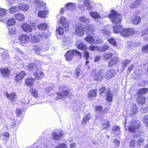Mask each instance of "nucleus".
Returning <instances> with one entry per match:
<instances>
[{
    "instance_id": "nucleus-1",
    "label": "nucleus",
    "mask_w": 148,
    "mask_h": 148,
    "mask_svg": "<svg viewBox=\"0 0 148 148\" xmlns=\"http://www.w3.org/2000/svg\"><path fill=\"white\" fill-rule=\"evenodd\" d=\"M129 123V124L128 127V130L132 133L135 132L136 130L139 129L141 126L140 121L136 119L132 120Z\"/></svg>"
},
{
    "instance_id": "nucleus-2",
    "label": "nucleus",
    "mask_w": 148,
    "mask_h": 148,
    "mask_svg": "<svg viewBox=\"0 0 148 148\" xmlns=\"http://www.w3.org/2000/svg\"><path fill=\"white\" fill-rule=\"evenodd\" d=\"M75 55L78 56L80 58L82 56L81 52L76 49L68 50L64 54V56L66 60L67 61H69L72 60L73 56Z\"/></svg>"
},
{
    "instance_id": "nucleus-3",
    "label": "nucleus",
    "mask_w": 148,
    "mask_h": 148,
    "mask_svg": "<svg viewBox=\"0 0 148 148\" xmlns=\"http://www.w3.org/2000/svg\"><path fill=\"white\" fill-rule=\"evenodd\" d=\"M120 15L121 14L117 13L116 11L113 10L111 11L108 16L112 23L115 24H119L121 21L120 17Z\"/></svg>"
},
{
    "instance_id": "nucleus-4",
    "label": "nucleus",
    "mask_w": 148,
    "mask_h": 148,
    "mask_svg": "<svg viewBox=\"0 0 148 148\" xmlns=\"http://www.w3.org/2000/svg\"><path fill=\"white\" fill-rule=\"evenodd\" d=\"M86 27L85 25L81 23L76 25L75 30V34L79 37L83 36L85 33Z\"/></svg>"
},
{
    "instance_id": "nucleus-5",
    "label": "nucleus",
    "mask_w": 148,
    "mask_h": 148,
    "mask_svg": "<svg viewBox=\"0 0 148 148\" xmlns=\"http://www.w3.org/2000/svg\"><path fill=\"white\" fill-rule=\"evenodd\" d=\"M135 33V31L134 29L130 27L123 28L120 32L121 35L125 37L131 36L134 34Z\"/></svg>"
},
{
    "instance_id": "nucleus-6",
    "label": "nucleus",
    "mask_w": 148,
    "mask_h": 148,
    "mask_svg": "<svg viewBox=\"0 0 148 148\" xmlns=\"http://www.w3.org/2000/svg\"><path fill=\"white\" fill-rule=\"evenodd\" d=\"M84 40L90 44L101 43L103 42V40L101 39H97L96 42L93 36L89 35H87L84 38Z\"/></svg>"
},
{
    "instance_id": "nucleus-7",
    "label": "nucleus",
    "mask_w": 148,
    "mask_h": 148,
    "mask_svg": "<svg viewBox=\"0 0 148 148\" xmlns=\"http://www.w3.org/2000/svg\"><path fill=\"white\" fill-rule=\"evenodd\" d=\"M70 93V89L63 90L61 92H57V96L56 99L57 100L61 99L64 97L69 96Z\"/></svg>"
},
{
    "instance_id": "nucleus-8",
    "label": "nucleus",
    "mask_w": 148,
    "mask_h": 148,
    "mask_svg": "<svg viewBox=\"0 0 148 148\" xmlns=\"http://www.w3.org/2000/svg\"><path fill=\"white\" fill-rule=\"evenodd\" d=\"M11 70L8 67H4L0 69V72L2 75L4 77L7 78L11 75Z\"/></svg>"
},
{
    "instance_id": "nucleus-9",
    "label": "nucleus",
    "mask_w": 148,
    "mask_h": 148,
    "mask_svg": "<svg viewBox=\"0 0 148 148\" xmlns=\"http://www.w3.org/2000/svg\"><path fill=\"white\" fill-rule=\"evenodd\" d=\"M26 73L24 71H21L19 73L16 74L14 77L16 82H18L22 80L26 76Z\"/></svg>"
},
{
    "instance_id": "nucleus-10",
    "label": "nucleus",
    "mask_w": 148,
    "mask_h": 148,
    "mask_svg": "<svg viewBox=\"0 0 148 148\" xmlns=\"http://www.w3.org/2000/svg\"><path fill=\"white\" fill-rule=\"evenodd\" d=\"M103 73L101 70L97 73H95L93 78V79L96 81L101 82L103 78Z\"/></svg>"
},
{
    "instance_id": "nucleus-11",
    "label": "nucleus",
    "mask_w": 148,
    "mask_h": 148,
    "mask_svg": "<svg viewBox=\"0 0 148 148\" xmlns=\"http://www.w3.org/2000/svg\"><path fill=\"white\" fill-rule=\"evenodd\" d=\"M35 79L32 77L26 78L24 80L25 84L27 86L32 87L34 86Z\"/></svg>"
},
{
    "instance_id": "nucleus-12",
    "label": "nucleus",
    "mask_w": 148,
    "mask_h": 148,
    "mask_svg": "<svg viewBox=\"0 0 148 148\" xmlns=\"http://www.w3.org/2000/svg\"><path fill=\"white\" fill-rule=\"evenodd\" d=\"M116 75L115 70L114 69L108 70L105 72L106 79H110L112 78Z\"/></svg>"
},
{
    "instance_id": "nucleus-13",
    "label": "nucleus",
    "mask_w": 148,
    "mask_h": 148,
    "mask_svg": "<svg viewBox=\"0 0 148 148\" xmlns=\"http://www.w3.org/2000/svg\"><path fill=\"white\" fill-rule=\"evenodd\" d=\"M97 89H92L89 90L87 94V97L89 99L96 98L97 96Z\"/></svg>"
},
{
    "instance_id": "nucleus-14",
    "label": "nucleus",
    "mask_w": 148,
    "mask_h": 148,
    "mask_svg": "<svg viewBox=\"0 0 148 148\" xmlns=\"http://www.w3.org/2000/svg\"><path fill=\"white\" fill-rule=\"evenodd\" d=\"M33 75L35 79L40 80L42 79L44 76V73L42 71H36L34 72Z\"/></svg>"
},
{
    "instance_id": "nucleus-15",
    "label": "nucleus",
    "mask_w": 148,
    "mask_h": 148,
    "mask_svg": "<svg viewBox=\"0 0 148 148\" xmlns=\"http://www.w3.org/2000/svg\"><path fill=\"white\" fill-rule=\"evenodd\" d=\"M75 45L77 49L79 50L85 51L88 49L87 46L82 41H77Z\"/></svg>"
},
{
    "instance_id": "nucleus-16",
    "label": "nucleus",
    "mask_w": 148,
    "mask_h": 148,
    "mask_svg": "<svg viewBox=\"0 0 148 148\" xmlns=\"http://www.w3.org/2000/svg\"><path fill=\"white\" fill-rule=\"evenodd\" d=\"M19 40L22 43H25L29 42L30 38L28 35L24 34L19 36Z\"/></svg>"
},
{
    "instance_id": "nucleus-17",
    "label": "nucleus",
    "mask_w": 148,
    "mask_h": 148,
    "mask_svg": "<svg viewBox=\"0 0 148 148\" xmlns=\"http://www.w3.org/2000/svg\"><path fill=\"white\" fill-rule=\"evenodd\" d=\"M5 95L8 99L12 102L14 101L16 97V93L14 92H11L10 94L7 92H6L5 93Z\"/></svg>"
},
{
    "instance_id": "nucleus-18",
    "label": "nucleus",
    "mask_w": 148,
    "mask_h": 148,
    "mask_svg": "<svg viewBox=\"0 0 148 148\" xmlns=\"http://www.w3.org/2000/svg\"><path fill=\"white\" fill-rule=\"evenodd\" d=\"M22 29L27 33H29L32 32V29L31 26L28 23H23L21 26Z\"/></svg>"
},
{
    "instance_id": "nucleus-19",
    "label": "nucleus",
    "mask_w": 148,
    "mask_h": 148,
    "mask_svg": "<svg viewBox=\"0 0 148 148\" xmlns=\"http://www.w3.org/2000/svg\"><path fill=\"white\" fill-rule=\"evenodd\" d=\"M141 18L137 15H135L134 17L131 18V22L134 25H137L141 22Z\"/></svg>"
},
{
    "instance_id": "nucleus-20",
    "label": "nucleus",
    "mask_w": 148,
    "mask_h": 148,
    "mask_svg": "<svg viewBox=\"0 0 148 148\" xmlns=\"http://www.w3.org/2000/svg\"><path fill=\"white\" fill-rule=\"evenodd\" d=\"M48 11L46 10H40L38 13V16L40 18H46L47 17Z\"/></svg>"
},
{
    "instance_id": "nucleus-21",
    "label": "nucleus",
    "mask_w": 148,
    "mask_h": 148,
    "mask_svg": "<svg viewBox=\"0 0 148 148\" xmlns=\"http://www.w3.org/2000/svg\"><path fill=\"white\" fill-rule=\"evenodd\" d=\"M136 101L138 104L143 105L145 103L146 98L144 96L140 95L136 99Z\"/></svg>"
},
{
    "instance_id": "nucleus-22",
    "label": "nucleus",
    "mask_w": 148,
    "mask_h": 148,
    "mask_svg": "<svg viewBox=\"0 0 148 148\" xmlns=\"http://www.w3.org/2000/svg\"><path fill=\"white\" fill-rule=\"evenodd\" d=\"M113 56V53L110 52H106L103 55V59L106 61L111 59Z\"/></svg>"
},
{
    "instance_id": "nucleus-23",
    "label": "nucleus",
    "mask_w": 148,
    "mask_h": 148,
    "mask_svg": "<svg viewBox=\"0 0 148 148\" xmlns=\"http://www.w3.org/2000/svg\"><path fill=\"white\" fill-rule=\"evenodd\" d=\"M63 133L62 132H60L58 134L55 132H53L52 133V138L55 140H57L59 139L63 136Z\"/></svg>"
},
{
    "instance_id": "nucleus-24",
    "label": "nucleus",
    "mask_w": 148,
    "mask_h": 148,
    "mask_svg": "<svg viewBox=\"0 0 148 148\" xmlns=\"http://www.w3.org/2000/svg\"><path fill=\"white\" fill-rule=\"evenodd\" d=\"M113 32L115 34L120 33L122 29H123V27L121 25H117L113 26Z\"/></svg>"
},
{
    "instance_id": "nucleus-25",
    "label": "nucleus",
    "mask_w": 148,
    "mask_h": 148,
    "mask_svg": "<svg viewBox=\"0 0 148 148\" xmlns=\"http://www.w3.org/2000/svg\"><path fill=\"white\" fill-rule=\"evenodd\" d=\"M65 7L67 10L69 11H73L76 8L75 5L71 3H69L66 4Z\"/></svg>"
},
{
    "instance_id": "nucleus-26",
    "label": "nucleus",
    "mask_w": 148,
    "mask_h": 148,
    "mask_svg": "<svg viewBox=\"0 0 148 148\" xmlns=\"http://www.w3.org/2000/svg\"><path fill=\"white\" fill-rule=\"evenodd\" d=\"M119 61V59L117 57H114V58L111 59L108 62V66H112L116 64Z\"/></svg>"
},
{
    "instance_id": "nucleus-27",
    "label": "nucleus",
    "mask_w": 148,
    "mask_h": 148,
    "mask_svg": "<svg viewBox=\"0 0 148 148\" xmlns=\"http://www.w3.org/2000/svg\"><path fill=\"white\" fill-rule=\"evenodd\" d=\"M16 21L14 18H9L6 21L7 25L9 26L14 25H15Z\"/></svg>"
},
{
    "instance_id": "nucleus-28",
    "label": "nucleus",
    "mask_w": 148,
    "mask_h": 148,
    "mask_svg": "<svg viewBox=\"0 0 148 148\" xmlns=\"http://www.w3.org/2000/svg\"><path fill=\"white\" fill-rule=\"evenodd\" d=\"M101 125L102 126V129L103 130L107 129L110 127V124L109 121L106 120H104L103 121V123L101 124Z\"/></svg>"
},
{
    "instance_id": "nucleus-29",
    "label": "nucleus",
    "mask_w": 148,
    "mask_h": 148,
    "mask_svg": "<svg viewBox=\"0 0 148 148\" xmlns=\"http://www.w3.org/2000/svg\"><path fill=\"white\" fill-rule=\"evenodd\" d=\"M131 115H133L135 114L138 112V108L135 104H133L131 107Z\"/></svg>"
},
{
    "instance_id": "nucleus-30",
    "label": "nucleus",
    "mask_w": 148,
    "mask_h": 148,
    "mask_svg": "<svg viewBox=\"0 0 148 148\" xmlns=\"http://www.w3.org/2000/svg\"><path fill=\"white\" fill-rule=\"evenodd\" d=\"M31 94L33 96L36 98H37L38 97V93L36 89L33 88H31L29 90Z\"/></svg>"
},
{
    "instance_id": "nucleus-31",
    "label": "nucleus",
    "mask_w": 148,
    "mask_h": 148,
    "mask_svg": "<svg viewBox=\"0 0 148 148\" xmlns=\"http://www.w3.org/2000/svg\"><path fill=\"white\" fill-rule=\"evenodd\" d=\"M112 98L113 94L110 91H108L106 98V100L109 102H112Z\"/></svg>"
},
{
    "instance_id": "nucleus-32",
    "label": "nucleus",
    "mask_w": 148,
    "mask_h": 148,
    "mask_svg": "<svg viewBox=\"0 0 148 148\" xmlns=\"http://www.w3.org/2000/svg\"><path fill=\"white\" fill-rule=\"evenodd\" d=\"M148 88H143L139 89L138 90V92L137 93V95H139L141 94H146L148 91Z\"/></svg>"
},
{
    "instance_id": "nucleus-33",
    "label": "nucleus",
    "mask_w": 148,
    "mask_h": 148,
    "mask_svg": "<svg viewBox=\"0 0 148 148\" xmlns=\"http://www.w3.org/2000/svg\"><path fill=\"white\" fill-rule=\"evenodd\" d=\"M91 119L90 117V113H88L83 118L82 121V123L83 124H85L87 121H88Z\"/></svg>"
},
{
    "instance_id": "nucleus-34",
    "label": "nucleus",
    "mask_w": 148,
    "mask_h": 148,
    "mask_svg": "<svg viewBox=\"0 0 148 148\" xmlns=\"http://www.w3.org/2000/svg\"><path fill=\"white\" fill-rule=\"evenodd\" d=\"M38 29L41 30L46 29L47 28V25L46 23H42L37 26Z\"/></svg>"
},
{
    "instance_id": "nucleus-35",
    "label": "nucleus",
    "mask_w": 148,
    "mask_h": 148,
    "mask_svg": "<svg viewBox=\"0 0 148 148\" xmlns=\"http://www.w3.org/2000/svg\"><path fill=\"white\" fill-rule=\"evenodd\" d=\"M37 66L36 64L30 63L28 64L27 68L29 70L33 71L35 70V67H36Z\"/></svg>"
},
{
    "instance_id": "nucleus-36",
    "label": "nucleus",
    "mask_w": 148,
    "mask_h": 148,
    "mask_svg": "<svg viewBox=\"0 0 148 148\" xmlns=\"http://www.w3.org/2000/svg\"><path fill=\"white\" fill-rule=\"evenodd\" d=\"M14 17L17 20L21 21L24 18V16L21 13H17L14 15Z\"/></svg>"
},
{
    "instance_id": "nucleus-37",
    "label": "nucleus",
    "mask_w": 148,
    "mask_h": 148,
    "mask_svg": "<svg viewBox=\"0 0 148 148\" xmlns=\"http://www.w3.org/2000/svg\"><path fill=\"white\" fill-rule=\"evenodd\" d=\"M90 14L91 16L94 18H98L100 17L99 14L96 12H91Z\"/></svg>"
},
{
    "instance_id": "nucleus-38",
    "label": "nucleus",
    "mask_w": 148,
    "mask_h": 148,
    "mask_svg": "<svg viewBox=\"0 0 148 148\" xmlns=\"http://www.w3.org/2000/svg\"><path fill=\"white\" fill-rule=\"evenodd\" d=\"M89 49L90 50L92 51H97L100 49V47L97 46L92 45L89 47Z\"/></svg>"
},
{
    "instance_id": "nucleus-39",
    "label": "nucleus",
    "mask_w": 148,
    "mask_h": 148,
    "mask_svg": "<svg viewBox=\"0 0 148 148\" xmlns=\"http://www.w3.org/2000/svg\"><path fill=\"white\" fill-rule=\"evenodd\" d=\"M142 51L144 53H148V44H146L143 46L141 49Z\"/></svg>"
},
{
    "instance_id": "nucleus-40",
    "label": "nucleus",
    "mask_w": 148,
    "mask_h": 148,
    "mask_svg": "<svg viewBox=\"0 0 148 148\" xmlns=\"http://www.w3.org/2000/svg\"><path fill=\"white\" fill-rule=\"evenodd\" d=\"M18 10V7L17 6H13L10 9V12L12 14H14L16 12H17Z\"/></svg>"
},
{
    "instance_id": "nucleus-41",
    "label": "nucleus",
    "mask_w": 148,
    "mask_h": 148,
    "mask_svg": "<svg viewBox=\"0 0 148 148\" xmlns=\"http://www.w3.org/2000/svg\"><path fill=\"white\" fill-rule=\"evenodd\" d=\"M108 41L111 45H114L115 46H116L117 45V43L115 39L112 38H109L108 40Z\"/></svg>"
},
{
    "instance_id": "nucleus-42",
    "label": "nucleus",
    "mask_w": 148,
    "mask_h": 148,
    "mask_svg": "<svg viewBox=\"0 0 148 148\" xmlns=\"http://www.w3.org/2000/svg\"><path fill=\"white\" fill-rule=\"evenodd\" d=\"M87 29V32L88 34H90L92 35L95 34L94 32H95V30L93 27H89Z\"/></svg>"
},
{
    "instance_id": "nucleus-43",
    "label": "nucleus",
    "mask_w": 148,
    "mask_h": 148,
    "mask_svg": "<svg viewBox=\"0 0 148 148\" xmlns=\"http://www.w3.org/2000/svg\"><path fill=\"white\" fill-rule=\"evenodd\" d=\"M36 3L40 7H45L46 5V4L42 1L39 0H36Z\"/></svg>"
},
{
    "instance_id": "nucleus-44",
    "label": "nucleus",
    "mask_w": 148,
    "mask_h": 148,
    "mask_svg": "<svg viewBox=\"0 0 148 148\" xmlns=\"http://www.w3.org/2000/svg\"><path fill=\"white\" fill-rule=\"evenodd\" d=\"M140 4V1H139L137 0L134 2L131 5V8H136Z\"/></svg>"
},
{
    "instance_id": "nucleus-45",
    "label": "nucleus",
    "mask_w": 148,
    "mask_h": 148,
    "mask_svg": "<svg viewBox=\"0 0 148 148\" xmlns=\"http://www.w3.org/2000/svg\"><path fill=\"white\" fill-rule=\"evenodd\" d=\"M56 32L61 35H63L64 33V29L61 27H59L56 29Z\"/></svg>"
},
{
    "instance_id": "nucleus-46",
    "label": "nucleus",
    "mask_w": 148,
    "mask_h": 148,
    "mask_svg": "<svg viewBox=\"0 0 148 148\" xmlns=\"http://www.w3.org/2000/svg\"><path fill=\"white\" fill-rule=\"evenodd\" d=\"M60 22L61 24H62L63 27L65 28H67L68 27V23H67L65 22H64V20L63 18H60Z\"/></svg>"
},
{
    "instance_id": "nucleus-47",
    "label": "nucleus",
    "mask_w": 148,
    "mask_h": 148,
    "mask_svg": "<svg viewBox=\"0 0 148 148\" xmlns=\"http://www.w3.org/2000/svg\"><path fill=\"white\" fill-rule=\"evenodd\" d=\"M143 123L145 124L146 126L148 127V114L145 115L143 119Z\"/></svg>"
},
{
    "instance_id": "nucleus-48",
    "label": "nucleus",
    "mask_w": 148,
    "mask_h": 148,
    "mask_svg": "<svg viewBox=\"0 0 148 148\" xmlns=\"http://www.w3.org/2000/svg\"><path fill=\"white\" fill-rule=\"evenodd\" d=\"M109 48V46L107 44H104L102 45L101 48V51L105 52Z\"/></svg>"
},
{
    "instance_id": "nucleus-49",
    "label": "nucleus",
    "mask_w": 148,
    "mask_h": 148,
    "mask_svg": "<svg viewBox=\"0 0 148 148\" xmlns=\"http://www.w3.org/2000/svg\"><path fill=\"white\" fill-rule=\"evenodd\" d=\"M79 21L82 23H85L87 21H89V20L84 16H80L79 18Z\"/></svg>"
},
{
    "instance_id": "nucleus-50",
    "label": "nucleus",
    "mask_w": 148,
    "mask_h": 148,
    "mask_svg": "<svg viewBox=\"0 0 148 148\" xmlns=\"http://www.w3.org/2000/svg\"><path fill=\"white\" fill-rule=\"evenodd\" d=\"M90 53L87 51L85 50L84 53V57L85 60H87L89 58Z\"/></svg>"
},
{
    "instance_id": "nucleus-51",
    "label": "nucleus",
    "mask_w": 148,
    "mask_h": 148,
    "mask_svg": "<svg viewBox=\"0 0 148 148\" xmlns=\"http://www.w3.org/2000/svg\"><path fill=\"white\" fill-rule=\"evenodd\" d=\"M84 4L86 7H88L89 8L92 7L90 2L89 0H86L84 2Z\"/></svg>"
},
{
    "instance_id": "nucleus-52",
    "label": "nucleus",
    "mask_w": 148,
    "mask_h": 148,
    "mask_svg": "<svg viewBox=\"0 0 148 148\" xmlns=\"http://www.w3.org/2000/svg\"><path fill=\"white\" fill-rule=\"evenodd\" d=\"M106 88L103 86L101 87L99 89V94L100 95H101L102 94L104 93L106 91Z\"/></svg>"
},
{
    "instance_id": "nucleus-53",
    "label": "nucleus",
    "mask_w": 148,
    "mask_h": 148,
    "mask_svg": "<svg viewBox=\"0 0 148 148\" xmlns=\"http://www.w3.org/2000/svg\"><path fill=\"white\" fill-rule=\"evenodd\" d=\"M6 13V11L3 8H0V16H4Z\"/></svg>"
},
{
    "instance_id": "nucleus-54",
    "label": "nucleus",
    "mask_w": 148,
    "mask_h": 148,
    "mask_svg": "<svg viewBox=\"0 0 148 148\" xmlns=\"http://www.w3.org/2000/svg\"><path fill=\"white\" fill-rule=\"evenodd\" d=\"M33 50L36 53L39 52L41 50V47L38 45H35L34 46Z\"/></svg>"
},
{
    "instance_id": "nucleus-55",
    "label": "nucleus",
    "mask_w": 148,
    "mask_h": 148,
    "mask_svg": "<svg viewBox=\"0 0 148 148\" xmlns=\"http://www.w3.org/2000/svg\"><path fill=\"white\" fill-rule=\"evenodd\" d=\"M102 32L104 36H109L110 34V32L107 29H104L102 30Z\"/></svg>"
},
{
    "instance_id": "nucleus-56",
    "label": "nucleus",
    "mask_w": 148,
    "mask_h": 148,
    "mask_svg": "<svg viewBox=\"0 0 148 148\" xmlns=\"http://www.w3.org/2000/svg\"><path fill=\"white\" fill-rule=\"evenodd\" d=\"M31 41L33 42L38 43L39 41V39L38 37L33 36L31 38Z\"/></svg>"
},
{
    "instance_id": "nucleus-57",
    "label": "nucleus",
    "mask_w": 148,
    "mask_h": 148,
    "mask_svg": "<svg viewBox=\"0 0 148 148\" xmlns=\"http://www.w3.org/2000/svg\"><path fill=\"white\" fill-rule=\"evenodd\" d=\"M55 148H67V145L64 143H62L56 147Z\"/></svg>"
},
{
    "instance_id": "nucleus-58",
    "label": "nucleus",
    "mask_w": 148,
    "mask_h": 148,
    "mask_svg": "<svg viewBox=\"0 0 148 148\" xmlns=\"http://www.w3.org/2000/svg\"><path fill=\"white\" fill-rule=\"evenodd\" d=\"M16 30L15 28H12L9 29L8 33L10 34H14L16 33Z\"/></svg>"
},
{
    "instance_id": "nucleus-59",
    "label": "nucleus",
    "mask_w": 148,
    "mask_h": 148,
    "mask_svg": "<svg viewBox=\"0 0 148 148\" xmlns=\"http://www.w3.org/2000/svg\"><path fill=\"white\" fill-rule=\"evenodd\" d=\"M135 144V141L134 140H132L130 142V146L131 148H134Z\"/></svg>"
},
{
    "instance_id": "nucleus-60",
    "label": "nucleus",
    "mask_w": 148,
    "mask_h": 148,
    "mask_svg": "<svg viewBox=\"0 0 148 148\" xmlns=\"http://www.w3.org/2000/svg\"><path fill=\"white\" fill-rule=\"evenodd\" d=\"M120 127L119 126H114L112 128V131L113 132H115L117 131L120 130Z\"/></svg>"
},
{
    "instance_id": "nucleus-61",
    "label": "nucleus",
    "mask_w": 148,
    "mask_h": 148,
    "mask_svg": "<svg viewBox=\"0 0 148 148\" xmlns=\"http://www.w3.org/2000/svg\"><path fill=\"white\" fill-rule=\"evenodd\" d=\"M148 34V27L147 29H145L142 31V34H141V36H144L145 35H147Z\"/></svg>"
},
{
    "instance_id": "nucleus-62",
    "label": "nucleus",
    "mask_w": 148,
    "mask_h": 148,
    "mask_svg": "<svg viewBox=\"0 0 148 148\" xmlns=\"http://www.w3.org/2000/svg\"><path fill=\"white\" fill-rule=\"evenodd\" d=\"M96 111H97L101 112L102 111L103 108L100 106H96L95 108Z\"/></svg>"
},
{
    "instance_id": "nucleus-63",
    "label": "nucleus",
    "mask_w": 148,
    "mask_h": 148,
    "mask_svg": "<svg viewBox=\"0 0 148 148\" xmlns=\"http://www.w3.org/2000/svg\"><path fill=\"white\" fill-rule=\"evenodd\" d=\"M113 142L115 144V146H119L120 142L118 139H114Z\"/></svg>"
},
{
    "instance_id": "nucleus-64",
    "label": "nucleus",
    "mask_w": 148,
    "mask_h": 148,
    "mask_svg": "<svg viewBox=\"0 0 148 148\" xmlns=\"http://www.w3.org/2000/svg\"><path fill=\"white\" fill-rule=\"evenodd\" d=\"M130 62V60L126 59L123 61V64L124 66H125L129 64Z\"/></svg>"
}]
</instances>
